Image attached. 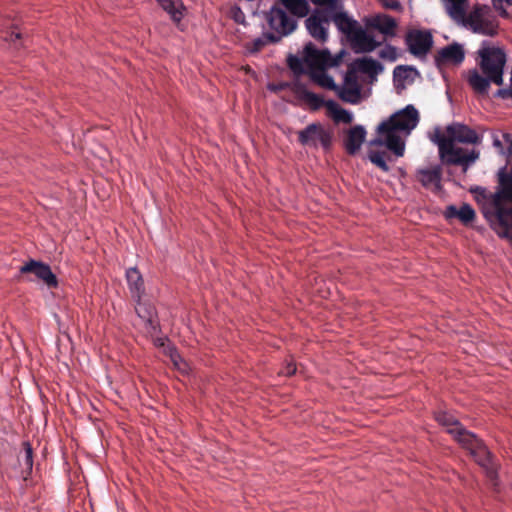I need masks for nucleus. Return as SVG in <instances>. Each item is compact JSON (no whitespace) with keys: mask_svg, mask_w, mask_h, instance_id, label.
Masks as SVG:
<instances>
[{"mask_svg":"<svg viewBox=\"0 0 512 512\" xmlns=\"http://www.w3.org/2000/svg\"><path fill=\"white\" fill-rule=\"evenodd\" d=\"M267 22L274 32H266L261 37L246 44L250 53H258L269 43H277L297 28V21L279 7L273 6L267 13Z\"/></svg>","mask_w":512,"mask_h":512,"instance_id":"2","label":"nucleus"},{"mask_svg":"<svg viewBox=\"0 0 512 512\" xmlns=\"http://www.w3.org/2000/svg\"><path fill=\"white\" fill-rule=\"evenodd\" d=\"M386 156L387 153L385 151H371L368 155V158L374 165H376L383 172H388L390 168L386 163Z\"/></svg>","mask_w":512,"mask_h":512,"instance_id":"33","label":"nucleus"},{"mask_svg":"<svg viewBox=\"0 0 512 512\" xmlns=\"http://www.w3.org/2000/svg\"><path fill=\"white\" fill-rule=\"evenodd\" d=\"M465 58V52L462 45L453 43L440 49L435 57V64L437 67L453 64L460 65Z\"/></svg>","mask_w":512,"mask_h":512,"instance_id":"11","label":"nucleus"},{"mask_svg":"<svg viewBox=\"0 0 512 512\" xmlns=\"http://www.w3.org/2000/svg\"><path fill=\"white\" fill-rule=\"evenodd\" d=\"M21 38V34L19 32L11 31L7 33V36L5 37L6 40H9L11 42H15L16 40Z\"/></svg>","mask_w":512,"mask_h":512,"instance_id":"42","label":"nucleus"},{"mask_svg":"<svg viewBox=\"0 0 512 512\" xmlns=\"http://www.w3.org/2000/svg\"><path fill=\"white\" fill-rule=\"evenodd\" d=\"M357 52L369 53L374 51L382 42H378L373 36L364 31L361 27L350 39Z\"/></svg>","mask_w":512,"mask_h":512,"instance_id":"16","label":"nucleus"},{"mask_svg":"<svg viewBox=\"0 0 512 512\" xmlns=\"http://www.w3.org/2000/svg\"><path fill=\"white\" fill-rule=\"evenodd\" d=\"M343 53L344 51L333 57L328 49H318L312 42H308L303 49V59L310 71L324 70L326 67L338 66Z\"/></svg>","mask_w":512,"mask_h":512,"instance_id":"7","label":"nucleus"},{"mask_svg":"<svg viewBox=\"0 0 512 512\" xmlns=\"http://www.w3.org/2000/svg\"><path fill=\"white\" fill-rule=\"evenodd\" d=\"M493 145L499 150L500 153H504L502 141L497 135H493Z\"/></svg>","mask_w":512,"mask_h":512,"instance_id":"43","label":"nucleus"},{"mask_svg":"<svg viewBox=\"0 0 512 512\" xmlns=\"http://www.w3.org/2000/svg\"><path fill=\"white\" fill-rule=\"evenodd\" d=\"M330 11L315 9L305 20L309 35L318 43L324 44L329 38Z\"/></svg>","mask_w":512,"mask_h":512,"instance_id":"9","label":"nucleus"},{"mask_svg":"<svg viewBox=\"0 0 512 512\" xmlns=\"http://www.w3.org/2000/svg\"><path fill=\"white\" fill-rule=\"evenodd\" d=\"M379 57L383 60H387L390 62L396 61L398 57L396 47L392 45H386L383 49L379 51Z\"/></svg>","mask_w":512,"mask_h":512,"instance_id":"37","label":"nucleus"},{"mask_svg":"<svg viewBox=\"0 0 512 512\" xmlns=\"http://www.w3.org/2000/svg\"><path fill=\"white\" fill-rule=\"evenodd\" d=\"M384 6L388 9L398 10L401 8V4L397 0H391L384 3Z\"/></svg>","mask_w":512,"mask_h":512,"instance_id":"41","label":"nucleus"},{"mask_svg":"<svg viewBox=\"0 0 512 512\" xmlns=\"http://www.w3.org/2000/svg\"><path fill=\"white\" fill-rule=\"evenodd\" d=\"M158 4L165 10L171 17L172 21L179 23L185 11V6L182 0H156Z\"/></svg>","mask_w":512,"mask_h":512,"instance_id":"24","label":"nucleus"},{"mask_svg":"<svg viewBox=\"0 0 512 512\" xmlns=\"http://www.w3.org/2000/svg\"><path fill=\"white\" fill-rule=\"evenodd\" d=\"M280 3L286 13L289 11L297 18L306 17L310 12V6L307 0H280ZM275 6L281 8V6Z\"/></svg>","mask_w":512,"mask_h":512,"instance_id":"22","label":"nucleus"},{"mask_svg":"<svg viewBox=\"0 0 512 512\" xmlns=\"http://www.w3.org/2000/svg\"><path fill=\"white\" fill-rule=\"evenodd\" d=\"M369 26L378 30L385 37L396 36V29L398 27L397 21L390 15H377L371 19Z\"/></svg>","mask_w":512,"mask_h":512,"instance_id":"17","label":"nucleus"},{"mask_svg":"<svg viewBox=\"0 0 512 512\" xmlns=\"http://www.w3.org/2000/svg\"><path fill=\"white\" fill-rule=\"evenodd\" d=\"M310 78L320 87L337 91L339 87L336 85L334 79L328 75L324 70H314L309 73Z\"/></svg>","mask_w":512,"mask_h":512,"instance_id":"28","label":"nucleus"},{"mask_svg":"<svg viewBox=\"0 0 512 512\" xmlns=\"http://www.w3.org/2000/svg\"><path fill=\"white\" fill-rule=\"evenodd\" d=\"M126 281L132 298L139 301L145 292V287L143 277L137 268L131 267L126 270Z\"/></svg>","mask_w":512,"mask_h":512,"instance_id":"18","label":"nucleus"},{"mask_svg":"<svg viewBox=\"0 0 512 512\" xmlns=\"http://www.w3.org/2000/svg\"><path fill=\"white\" fill-rule=\"evenodd\" d=\"M436 421L443 425L447 426L448 433L451 434L455 438V433L451 432L452 430H457L459 428H463V426L459 423V421L451 414L445 411H439L435 414Z\"/></svg>","mask_w":512,"mask_h":512,"instance_id":"31","label":"nucleus"},{"mask_svg":"<svg viewBox=\"0 0 512 512\" xmlns=\"http://www.w3.org/2000/svg\"><path fill=\"white\" fill-rule=\"evenodd\" d=\"M136 304L135 310L137 315L145 321L149 333L154 334L158 328V322L155 319V308L149 303L142 302L141 299L136 301Z\"/></svg>","mask_w":512,"mask_h":512,"instance_id":"19","label":"nucleus"},{"mask_svg":"<svg viewBox=\"0 0 512 512\" xmlns=\"http://www.w3.org/2000/svg\"><path fill=\"white\" fill-rule=\"evenodd\" d=\"M297 135L298 142L302 146L311 148L321 146L324 151L331 149L334 137L333 130L325 128L320 122L307 125L304 129L298 131Z\"/></svg>","mask_w":512,"mask_h":512,"instance_id":"5","label":"nucleus"},{"mask_svg":"<svg viewBox=\"0 0 512 512\" xmlns=\"http://www.w3.org/2000/svg\"><path fill=\"white\" fill-rule=\"evenodd\" d=\"M404 41L409 53L418 59H424L433 46V36L425 29L408 30Z\"/></svg>","mask_w":512,"mask_h":512,"instance_id":"8","label":"nucleus"},{"mask_svg":"<svg viewBox=\"0 0 512 512\" xmlns=\"http://www.w3.org/2000/svg\"><path fill=\"white\" fill-rule=\"evenodd\" d=\"M298 93L300 98L309 105L311 110L316 111L319 110L322 106H325L326 101H324L320 95L314 92H311L305 88H301L298 90Z\"/></svg>","mask_w":512,"mask_h":512,"instance_id":"30","label":"nucleus"},{"mask_svg":"<svg viewBox=\"0 0 512 512\" xmlns=\"http://www.w3.org/2000/svg\"><path fill=\"white\" fill-rule=\"evenodd\" d=\"M372 145H378V146H382L384 145L385 146V140L381 139V138H376L374 139L372 142H371Z\"/></svg>","mask_w":512,"mask_h":512,"instance_id":"45","label":"nucleus"},{"mask_svg":"<svg viewBox=\"0 0 512 512\" xmlns=\"http://www.w3.org/2000/svg\"><path fill=\"white\" fill-rule=\"evenodd\" d=\"M325 107L328 109L329 113L331 114L333 120L336 123L342 122L345 124H351L353 121V115L341 108L335 101L328 100L325 103Z\"/></svg>","mask_w":512,"mask_h":512,"instance_id":"27","label":"nucleus"},{"mask_svg":"<svg viewBox=\"0 0 512 512\" xmlns=\"http://www.w3.org/2000/svg\"><path fill=\"white\" fill-rule=\"evenodd\" d=\"M356 74L355 69L349 65L344 76V86L337 90L338 96L345 102L356 103L360 96V86Z\"/></svg>","mask_w":512,"mask_h":512,"instance_id":"12","label":"nucleus"},{"mask_svg":"<svg viewBox=\"0 0 512 512\" xmlns=\"http://www.w3.org/2000/svg\"><path fill=\"white\" fill-rule=\"evenodd\" d=\"M366 130L362 125H355L346 131L344 148L349 155H355L366 139Z\"/></svg>","mask_w":512,"mask_h":512,"instance_id":"13","label":"nucleus"},{"mask_svg":"<svg viewBox=\"0 0 512 512\" xmlns=\"http://www.w3.org/2000/svg\"><path fill=\"white\" fill-rule=\"evenodd\" d=\"M447 2V13L452 19H461L464 17V8L468 0H445Z\"/></svg>","mask_w":512,"mask_h":512,"instance_id":"32","label":"nucleus"},{"mask_svg":"<svg viewBox=\"0 0 512 512\" xmlns=\"http://www.w3.org/2000/svg\"><path fill=\"white\" fill-rule=\"evenodd\" d=\"M451 432L455 433V440L470 452L475 462L483 468L493 486H496L498 466L485 444L475 434L467 431L465 428H459Z\"/></svg>","mask_w":512,"mask_h":512,"instance_id":"3","label":"nucleus"},{"mask_svg":"<svg viewBox=\"0 0 512 512\" xmlns=\"http://www.w3.org/2000/svg\"><path fill=\"white\" fill-rule=\"evenodd\" d=\"M488 6H475L469 15H466V7L464 8V17L461 19H454L456 22L462 23L464 26L470 29L477 25L480 21L485 18L488 13Z\"/></svg>","mask_w":512,"mask_h":512,"instance_id":"25","label":"nucleus"},{"mask_svg":"<svg viewBox=\"0 0 512 512\" xmlns=\"http://www.w3.org/2000/svg\"><path fill=\"white\" fill-rule=\"evenodd\" d=\"M296 365L293 362L287 363V365L279 372V374L285 376H292L296 373Z\"/></svg>","mask_w":512,"mask_h":512,"instance_id":"40","label":"nucleus"},{"mask_svg":"<svg viewBox=\"0 0 512 512\" xmlns=\"http://www.w3.org/2000/svg\"><path fill=\"white\" fill-rule=\"evenodd\" d=\"M471 30L474 33L492 37L498 33V22L496 19L484 18L477 25H475L473 28H471Z\"/></svg>","mask_w":512,"mask_h":512,"instance_id":"29","label":"nucleus"},{"mask_svg":"<svg viewBox=\"0 0 512 512\" xmlns=\"http://www.w3.org/2000/svg\"><path fill=\"white\" fill-rule=\"evenodd\" d=\"M493 7L499 11V14L503 18L509 16L505 6H512V0H492Z\"/></svg>","mask_w":512,"mask_h":512,"instance_id":"38","label":"nucleus"},{"mask_svg":"<svg viewBox=\"0 0 512 512\" xmlns=\"http://www.w3.org/2000/svg\"><path fill=\"white\" fill-rule=\"evenodd\" d=\"M496 95L501 97V98H507V97H511V92H510V89H499L497 92H496Z\"/></svg>","mask_w":512,"mask_h":512,"instance_id":"44","label":"nucleus"},{"mask_svg":"<svg viewBox=\"0 0 512 512\" xmlns=\"http://www.w3.org/2000/svg\"><path fill=\"white\" fill-rule=\"evenodd\" d=\"M444 215L447 219L457 218L464 225L470 224L471 222L474 221L476 217L474 209L471 207V205L466 203L462 204V206L459 209L454 205L448 206L445 210Z\"/></svg>","mask_w":512,"mask_h":512,"instance_id":"20","label":"nucleus"},{"mask_svg":"<svg viewBox=\"0 0 512 512\" xmlns=\"http://www.w3.org/2000/svg\"><path fill=\"white\" fill-rule=\"evenodd\" d=\"M330 10V22L332 21L337 29L350 39L354 33L360 28L358 22L348 16L346 12H335Z\"/></svg>","mask_w":512,"mask_h":512,"instance_id":"15","label":"nucleus"},{"mask_svg":"<svg viewBox=\"0 0 512 512\" xmlns=\"http://www.w3.org/2000/svg\"><path fill=\"white\" fill-rule=\"evenodd\" d=\"M467 81L472 89L480 95L487 94L492 81L486 75H481L478 70L469 71Z\"/></svg>","mask_w":512,"mask_h":512,"instance_id":"23","label":"nucleus"},{"mask_svg":"<svg viewBox=\"0 0 512 512\" xmlns=\"http://www.w3.org/2000/svg\"><path fill=\"white\" fill-rule=\"evenodd\" d=\"M418 110L413 105H407L402 110L394 113L386 121L379 124L377 132L401 131L409 134L419 123Z\"/></svg>","mask_w":512,"mask_h":512,"instance_id":"6","label":"nucleus"},{"mask_svg":"<svg viewBox=\"0 0 512 512\" xmlns=\"http://www.w3.org/2000/svg\"><path fill=\"white\" fill-rule=\"evenodd\" d=\"M447 137L436 136L439 148V156L443 163L448 165H462L465 168L479 157L476 150L467 151L454 146V142L478 144L481 139L475 130L460 123L449 125L446 128Z\"/></svg>","mask_w":512,"mask_h":512,"instance_id":"1","label":"nucleus"},{"mask_svg":"<svg viewBox=\"0 0 512 512\" xmlns=\"http://www.w3.org/2000/svg\"><path fill=\"white\" fill-rule=\"evenodd\" d=\"M312 3L318 6H324V9L334 10L337 8L338 0H310Z\"/></svg>","mask_w":512,"mask_h":512,"instance_id":"39","label":"nucleus"},{"mask_svg":"<svg viewBox=\"0 0 512 512\" xmlns=\"http://www.w3.org/2000/svg\"><path fill=\"white\" fill-rule=\"evenodd\" d=\"M23 464L29 471L33 466V450L29 442L23 443Z\"/></svg>","mask_w":512,"mask_h":512,"instance_id":"36","label":"nucleus"},{"mask_svg":"<svg viewBox=\"0 0 512 512\" xmlns=\"http://www.w3.org/2000/svg\"><path fill=\"white\" fill-rule=\"evenodd\" d=\"M351 67L356 72H362L369 76H376L383 71V65L371 57H363L352 62Z\"/></svg>","mask_w":512,"mask_h":512,"instance_id":"21","label":"nucleus"},{"mask_svg":"<svg viewBox=\"0 0 512 512\" xmlns=\"http://www.w3.org/2000/svg\"><path fill=\"white\" fill-rule=\"evenodd\" d=\"M498 237L503 238V239H507L512 244V238L511 237H505V236H501V235H498Z\"/></svg>","mask_w":512,"mask_h":512,"instance_id":"47","label":"nucleus"},{"mask_svg":"<svg viewBox=\"0 0 512 512\" xmlns=\"http://www.w3.org/2000/svg\"><path fill=\"white\" fill-rule=\"evenodd\" d=\"M416 178L423 187L439 190L441 188L442 168L440 165H436L431 168L418 169Z\"/></svg>","mask_w":512,"mask_h":512,"instance_id":"14","label":"nucleus"},{"mask_svg":"<svg viewBox=\"0 0 512 512\" xmlns=\"http://www.w3.org/2000/svg\"><path fill=\"white\" fill-rule=\"evenodd\" d=\"M304 59L303 57L302 58H299L297 56H289L288 58V65L290 67V69L295 73V74H303L305 73V70H304Z\"/></svg>","mask_w":512,"mask_h":512,"instance_id":"35","label":"nucleus"},{"mask_svg":"<svg viewBox=\"0 0 512 512\" xmlns=\"http://www.w3.org/2000/svg\"><path fill=\"white\" fill-rule=\"evenodd\" d=\"M479 67L484 75L496 85L503 84V72L506 64V54L499 47L486 46V42L478 51Z\"/></svg>","mask_w":512,"mask_h":512,"instance_id":"4","label":"nucleus"},{"mask_svg":"<svg viewBox=\"0 0 512 512\" xmlns=\"http://www.w3.org/2000/svg\"><path fill=\"white\" fill-rule=\"evenodd\" d=\"M19 272L21 274H34L50 289L58 286L56 275L52 272L51 267L44 262L31 259L19 268Z\"/></svg>","mask_w":512,"mask_h":512,"instance_id":"10","label":"nucleus"},{"mask_svg":"<svg viewBox=\"0 0 512 512\" xmlns=\"http://www.w3.org/2000/svg\"><path fill=\"white\" fill-rule=\"evenodd\" d=\"M412 71H415V69L413 67L404 66V65L396 66L393 71L394 81L395 82L406 81L409 78L410 73Z\"/></svg>","mask_w":512,"mask_h":512,"instance_id":"34","label":"nucleus"},{"mask_svg":"<svg viewBox=\"0 0 512 512\" xmlns=\"http://www.w3.org/2000/svg\"><path fill=\"white\" fill-rule=\"evenodd\" d=\"M380 135H385V146L392 151L397 157H402L405 152V143L396 131L391 132H378Z\"/></svg>","mask_w":512,"mask_h":512,"instance_id":"26","label":"nucleus"},{"mask_svg":"<svg viewBox=\"0 0 512 512\" xmlns=\"http://www.w3.org/2000/svg\"><path fill=\"white\" fill-rule=\"evenodd\" d=\"M156 344H157V345H159V346H163V345H164V341H163V339H162V338H158V339L156 340Z\"/></svg>","mask_w":512,"mask_h":512,"instance_id":"46","label":"nucleus"}]
</instances>
